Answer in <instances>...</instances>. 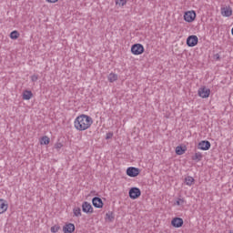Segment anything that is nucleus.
<instances>
[{"label": "nucleus", "instance_id": "obj_23", "mask_svg": "<svg viewBox=\"0 0 233 233\" xmlns=\"http://www.w3.org/2000/svg\"><path fill=\"white\" fill-rule=\"evenodd\" d=\"M50 143V138L46 136L42 137L41 145H48Z\"/></svg>", "mask_w": 233, "mask_h": 233}, {"label": "nucleus", "instance_id": "obj_19", "mask_svg": "<svg viewBox=\"0 0 233 233\" xmlns=\"http://www.w3.org/2000/svg\"><path fill=\"white\" fill-rule=\"evenodd\" d=\"M185 183H186V185H187V187H192V185H194V177H187L185 178Z\"/></svg>", "mask_w": 233, "mask_h": 233}, {"label": "nucleus", "instance_id": "obj_21", "mask_svg": "<svg viewBox=\"0 0 233 233\" xmlns=\"http://www.w3.org/2000/svg\"><path fill=\"white\" fill-rule=\"evenodd\" d=\"M10 38L11 39H18L19 38V32L17 31H13L10 33Z\"/></svg>", "mask_w": 233, "mask_h": 233}, {"label": "nucleus", "instance_id": "obj_28", "mask_svg": "<svg viewBox=\"0 0 233 233\" xmlns=\"http://www.w3.org/2000/svg\"><path fill=\"white\" fill-rule=\"evenodd\" d=\"M213 57L215 61H219V59H221V56H219V54H215Z\"/></svg>", "mask_w": 233, "mask_h": 233}, {"label": "nucleus", "instance_id": "obj_11", "mask_svg": "<svg viewBox=\"0 0 233 233\" xmlns=\"http://www.w3.org/2000/svg\"><path fill=\"white\" fill-rule=\"evenodd\" d=\"M171 225L175 228H181L183 227V218H175L171 220Z\"/></svg>", "mask_w": 233, "mask_h": 233}, {"label": "nucleus", "instance_id": "obj_24", "mask_svg": "<svg viewBox=\"0 0 233 233\" xmlns=\"http://www.w3.org/2000/svg\"><path fill=\"white\" fill-rule=\"evenodd\" d=\"M127 0H116V6H125Z\"/></svg>", "mask_w": 233, "mask_h": 233}, {"label": "nucleus", "instance_id": "obj_27", "mask_svg": "<svg viewBox=\"0 0 233 233\" xmlns=\"http://www.w3.org/2000/svg\"><path fill=\"white\" fill-rule=\"evenodd\" d=\"M37 79H39V76H37L36 75H33V76H31V81H32L33 83H35V81H37Z\"/></svg>", "mask_w": 233, "mask_h": 233}, {"label": "nucleus", "instance_id": "obj_8", "mask_svg": "<svg viewBox=\"0 0 233 233\" xmlns=\"http://www.w3.org/2000/svg\"><path fill=\"white\" fill-rule=\"evenodd\" d=\"M198 96L203 99H207L210 96V89L207 88L206 86L198 88Z\"/></svg>", "mask_w": 233, "mask_h": 233}, {"label": "nucleus", "instance_id": "obj_4", "mask_svg": "<svg viewBox=\"0 0 233 233\" xmlns=\"http://www.w3.org/2000/svg\"><path fill=\"white\" fill-rule=\"evenodd\" d=\"M82 211L85 212V214H94V208L90 202L84 201L82 203Z\"/></svg>", "mask_w": 233, "mask_h": 233}, {"label": "nucleus", "instance_id": "obj_17", "mask_svg": "<svg viewBox=\"0 0 233 233\" xmlns=\"http://www.w3.org/2000/svg\"><path fill=\"white\" fill-rule=\"evenodd\" d=\"M185 152H187V147H182V146H177L176 147V154L177 156H183V154H185Z\"/></svg>", "mask_w": 233, "mask_h": 233}, {"label": "nucleus", "instance_id": "obj_16", "mask_svg": "<svg viewBox=\"0 0 233 233\" xmlns=\"http://www.w3.org/2000/svg\"><path fill=\"white\" fill-rule=\"evenodd\" d=\"M193 161H196V163H199L203 159V154L201 152H196L195 155L191 157Z\"/></svg>", "mask_w": 233, "mask_h": 233}, {"label": "nucleus", "instance_id": "obj_7", "mask_svg": "<svg viewBox=\"0 0 233 233\" xmlns=\"http://www.w3.org/2000/svg\"><path fill=\"white\" fill-rule=\"evenodd\" d=\"M196 19V11H187L184 15V21L187 23H192Z\"/></svg>", "mask_w": 233, "mask_h": 233}, {"label": "nucleus", "instance_id": "obj_29", "mask_svg": "<svg viewBox=\"0 0 233 233\" xmlns=\"http://www.w3.org/2000/svg\"><path fill=\"white\" fill-rule=\"evenodd\" d=\"M184 202V200L182 199V198H179L178 200H177V205H181V203H183Z\"/></svg>", "mask_w": 233, "mask_h": 233}, {"label": "nucleus", "instance_id": "obj_22", "mask_svg": "<svg viewBox=\"0 0 233 233\" xmlns=\"http://www.w3.org/2000/svg\"><path fill=\"white\" fill-rule=\"evenodd\" d=\"M106 218L109 220V221H114V212L112 211H108L106 214Z\"/></svg>", "mask_w": 233, "mask_h": 233}, {"label": "nucleus", "instance_id": "obj_10", "mask_svg": "<svg viewBox=\"0 0 233 233\" xmlns=\"http://www.w3.org/2000/svg\"><path fill=\"white\" fill-rule=\"evenodd\" d=\"M93 207L95 208H103V200L99 197H94L92 199Z\"/></svg>", "mask_w": 233, "mask_h": 233}, {"label": "nucleus", "instance_id": "obj_20", "mask_svg": "<svg viewBox=\"0 0 233 233\" xmlns=\"http://www.w3.org/2000/svg\"><path fill=\"white\" fill-rule=\"evenodd\" d=\"M73 214L76 216V218H81V208H73Z\"/></svg>", "mask_w": 233, "mask_h": 233}, {"label": "nucleus", "instance_id": "obj_9", "mask_svg": "<svg viewBox=\"0 0 233 233\" xmlns=\"http://www.w3.org/2000/svg\"><path fill=\"white\" fill-rule=\"evenodd\" d=\"M211 144L208 140H202L198 143V150H210Z\"/></svg>", "mask_w": 233, "mask_h": 233}, {"label": "nucleus", "instance_id": "obj_33", "mask_svg": "<svg viewBox=\"0 0 233 233\" xmlns=\"http://www.w3.org/2000/svg\"><path fill=\"white\" fill-rule=\"evenodd\" d=\"M229 233H233V232H229Z\"/></svg>", "mask_w": 233, "mask_h": 233}, {"label": "nucleus", "instance_id": "obj_12", "mask_svg": "<svg viewBox=\"0 0 233 233\" xmlns=\"http://www.w3.org/2000/svg\"><path fill=\"white\" fill-rule=\"evenodd\" d=\"M220 12L223 17H230V15H232V7L230 6L221 7Z\"/></svg>", "mask_w": 233, "mask_h": 233}, {"label": "nucleus", "instance_id": "obj_25", "mask_svg": "<svg viewBox=\"0 0 233 233\" xmlns=\"http://www.w3.org/2000/svg\"><path fill=\"white\" fill-rule=\"evenodd\" d=\"M60 229H61V227H59V226H53L51 228V232H53V233L59 232Z\"/></svg>", "mask_w": 233, "mask_h": 233}, {"label": "nucleus", "instance_id": "obj_3", "mask_svg": "<svg viewBox=\"0 0 233 233\" xmlns=\"http://www.w3.org/2000/svg\"><path fill=\"white\" fill-rule=\"evenodd\" d=\"M141 174V169L134 167H129L127 168V176L129 177H137Z\"/></svg>", "mask_w": 233, "mask_h": 233}, {"label": "nucleus", "instance_id": "obj_14", "mask_svg": "<svg viewBox=\"0 0 233 233\" xmlns=\"http://www.w3.org/2000/svg\"><path fill=\"white\" fill-rule=\"evenodd\" d=\"M76 230V226L73 223L66 224L63 227V232L64 233H72Z\"/></svg>", "mask_w": 233, "mask_h": 233}, {"label": "nucleus", "instance_id": "obj_30", "mask_svg": "<svg viewBox=\"0 0 233 233\" xmlns=\"http://www.w3.org/2000/svg\"><path fill=\"white\" fill-rule=\"evenodd\" d=\"M56 148H62V147H63V144L57 143V144L56 145Z\"/></svg>", "mask_w": 233, "mask_h": 233}, {"label": "nucleus", "instance_id": "obj_1", "mask_svg": "<svg viewBox=\"0 0 233 233\" xmlns=\"http://www.w3.org/2000/svg\"><path fill=\"white\" fill-rule=\"evenodd\" d=\"M93 124L94 119H92L90 116L85 114L79 115L74 121V127L76 129L79 130V132L88 130Z\"/></svg>", "mask_w": 233, "mask_h": 233}, {"label": "nucleus", "instance_id": "obj_26", "mask_svg": "<svg viewBox=\"0 0 233 233\" xmlns=\"http://www.w3.org/2000/svg\"><path fill=\"white\" fill-rule=\"evenodd\" d=\"M112 137H114V133L112 132L106 133V139H112Z\"/></svg>", "mask_w": 233, "mask_h": 233}, {"label": "nucleus", "instance_id": "obj_15", "mask_svg": "<svg viewBox=\"0 0 233 233\" xmlns=\"http://www.w3.org/2000/svg\"><path fill=\"white\" fill-rule=\"evenodd\" d=\"M33 96L34 94L32 93V91L25 90L23 93V99H25V101H30Z\"/></svg>", "mask_w": 233, "mask_h": 233}, {"label": "nucleus", "instance_id": "obj_13", "mask_svg": "<svg viewBox=\"0 0 233 233\" xmlns=\"http://www.w3.org/2000/svg\"><path fill=\"white\" fill-rule=\"evenodd\" d=\"M8 210V202L3 198H0V214H5Z\"/></svg>", "mask_w": 233, "mask_h": 233}, {"label": "nucleus", "instance_id": "obj_32", "mask_svg": "<svg viewBox=\"0 0 233 233\" xmlns=\"http://www.w3.org/2000/svg\"><path fill=\"white\" fill-rule=\"evenodd\" d=\"M231 35H233V27H232V29H231Z\"/></svg>", "mask_w": 233, "mask_h": 233}, {"label": "nucleus", "instance_id": "obj_18", "mask_svg": "<svg viewBox=\"0 0 233 233\" xmlns=\"http://www.w3.org/2000/svg\"><path fill=\"white\" fill-rule=\"evenodd\" d=\"M107 79H108L109 83H114V82L117 81V74L110 73L107 76Z\"/></svg>", "mask_w": 233, "mask_h": 233}, {"label": "nucleus", "instance_id": "obj_5", "mask_svg": "<svg viewBox=\"0 0 233 233\" xmlns=\"http://www.w3.org/2000/svg\"><path fill=\"white\" fill-rule=\"evenodd\" d=\"M198 43H199V39L198 38V35H189L187 38V46H190V47L196 46L198 45Z\"/></svg>", "mask_w": 233, "mask_h": 233}, {"label": "nucleus", "instance_id": "obj_6", "mask_svg": "<svg viewBox=\"0 0 233 233\" xmlns=\"http://www.w3.org/2000/svg\"><path fill=\"white\" fill-rule=\"evenodd\" d=\"M141 196V189L139 187H131L129 189L130 199H137Z\"/></svg>", "mask_w": 233, "mask_h": 233}, {"label": "nucleus", "instance_id": "obj_31", "mask_svg": "<svg viewBox=\"0 0 233 233\" xmlns=\"http://www.w3.org/2000/svg\"><path fill=\"white\" fill-rule=\"evenodd\" d=\"M47 3H57L59 0H46Z\"/></svg>", "mask_w": 233, "mask_h": 233}, {"label": "nucleus", "instance_id": "obj_2", "mask_svg": "<svg viewBox=\"0 0 233 233\" xmlns=\"http://www.w3.org/2000/svg\"><path fill=\"white\" fill-rule=\"evenodd\" d=\"M145 52V47L141 44H135L131 46V53L134 56H141Z\"/></svg>", "mask_w": 233, "mask_h": 233}]
</instances>
